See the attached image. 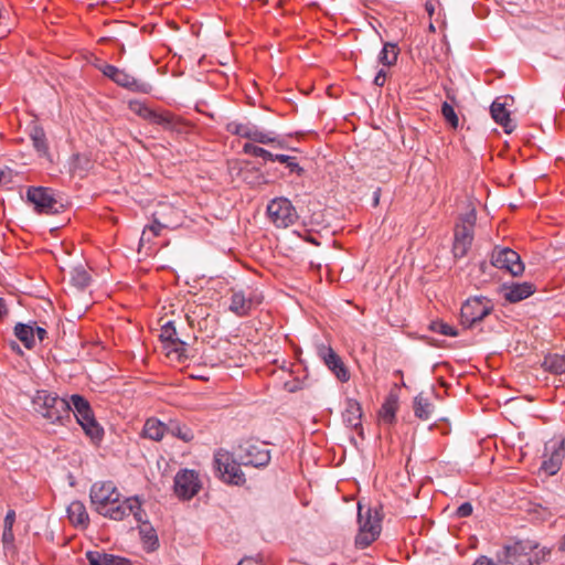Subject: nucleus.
Returning a JSON list of instances; mask_svg holds the SVG:
<instances>
[{
	"label": "nucleus",
	"instance_id": "f257e3e1",
	"mask_svg": "<svg viewBox=\"0 0 565 565\" xmlns=\"http://www.w3.org/2000/svg\"><path fill=\"white\" fill-rule=\"evenodd\" d=\"M548 554V548L526 540L504 545L497 551L495 559L499 565H541Z\"/></svg>",
	"mask_w": 565,
	"mask_h": 565
},
{
	"label": "nucleus",
	"instance_id": "f03ea898",
	"mask_svg": "<svg viewBox=\"0 0 565 565\" xmlns=\"http://www.w3.org/2000/svg\"><path fill=\"white\" fill-rule=\"evenodd\" d=\"M35 413L52 424L66 425L72 419V406L65 398L49 391H36L32 398Z\"/></svg>",
	"mask_w": 565,
	"mask_h": 565
},
{
	"label": "nucleus",
	"instance_id": "7ed1b4c3",
	"mask_svg": "<svg viewBox=\"0 0 565 565\" xmlns=\"http://www.w3.org/2000/svg\"><path fill=\"white\" fill-rule=\"evenodd\" d=\"M68 402L72 406V415L82 426L85 434L93 441H99L103 437L104 430L95 419L88 401L78 394H73Z\"/></svg>",
	"mask_w": 565,
	"mask_h": 565
},
{
	"label": "nucleus",
	"instance_id": "20e7f679",
	"mask_svg": "<svg viewBox=\"0 0 565 565\" xmlns=\"http://www.w3.org/2000/svg\"><path fill=\"white\" fill-rule=\"evenodd\" d=\"M359 532L355 536V545L359 548H365L370 546L381 533V518L376 510L367 509L365 512L362 511L361 504H359Z\"/></svg>",
	"mask_w": 565,
	"mask_h": 565
},
{
	"label": "nucleus",
	"instance_id": "39448f33",
	"mask_svg": "<svg viewBox=\"0 0 565 565\" xmlns=\"http://www.w3.org/2000/svg\"><path fill=\"white\" fill-rule=\"evenodd\" d=\"M476 214L472 211L462 215L456 224L452 243V253L456 258H462L468 254L473 241Z\"/></svg>",
	"mask_w": 565,
	"mask_h": 565
},
{
	"label": "nucleus",
	"instance_id": "423d86ee",
	"mask_svg": "<svg viewBox=\"0 0 565 565\" xmlns=\"http://www.w3.org/2000/svg\"><path fill=\"white\" fill-rule=\"evenodd\" d=\"M493 307L492 301L484 296L468 298L461 306V323L467 328H472L489 316L493 311Z\"/></svg>",
	"mask_w": 565,
	"mask_h": 565
},
{
	"label": "nucleus",
	"instance_id": "0eeeda50",
	"mask_svg": "<svg viewBox=\"0 0 565 565\" xmlns=\"http://www.w3.org/2000/svg\"><path fill=\"white\" fill-rule=\"evenodd\" d=\"M214 467L221 479L226 483L242 486L246 481L239 463H237L233 455L226 450L220 449L215 452Z\"/></svg>",
	"mask_w": 565,
	"mask_h": 565
},
{
	"label": "nucleus",
	"instance_id": "6e6552de",
	"mask_svg": "<svg viewBox=\"0 0 565 565\" xmlns=\"http://www.w3.org/2000/svg\"><path fill=\"white\" fill-rule=\"evenodd\" d=\"M267 217L276 227L287 228L298 218L297 211L286 198H275L267 204Z\"/></svg>",
	"mask_w": 565,
	"mask_h": 565
},
{
	"label": "nucleus",
	"instance_id": "1a4fd4ad",
	"mask_svg": "<svg viewBox=\"0 0 565 565\" xmlns=\"http://www.w3.org/2000/svg\"><path fill=\"white\" fill-rule=\"evenodd\" d=\"M26 200L42 214H58L64 209V204L54 198L52 189L49 188L30 186L26 190Z\"/></svg>",
	"mask_w": 565,
	"mask_h": 565
},
{
	"label": "nucleus",
	"instance_id": "9d476101",
	"mask_svg": "<svg viewBox=\"0 0 565 565\" xmlns=\"http://www.w3.org/2000/svg\"><path fill=\"white\" fill-rule=\"evenodd\" d=\"M490 263L493 267L514 277L521 276L524 271V264L520 255L509 247L495 246L490 254Z\"/></svg>",
	"mask_w": 565,
	"mask_h": 565
},
{
	"label": "nucleus",
	"instance_id": "9b49d317",
	"mask_svg": "<svg viewBox=\"0 0 565 565\" xmlns=\"http://www.w3.org/2000/svg\"><path fill=\"white\" fill-rule=\"evenodd\" d=\"M141 512L139 499L131 497L118 500L111 505L108 504V507H105L104 510H99L97 513L115 521H121L132 514L137 521H141Z\"/></svg>",
	"mask_w": 565,
	"mask_h": 565
},
{
	"label": "nucleus",
	"instance_id": "f8f14e48",
	"mask_svg": "<svg viewBox=\"0 0 565 565\" xmlns=\"http://www.w3.org/2000/svg\"><path fill=\"white\" fill-rule=\"evenodd\" d=\"M90 502L96 512L121 500L122 495L113 481L95 482L89 491Z\"/></svg>",
	"mask_w": 565,
	"mask_h": 565
},
{
	"label": "nucleus",
	"instance_id": "ddd939ff",
	"mask_svg": "<svg viewBox=\"0 0 565 565\" xmlns=\"http://www.w3.org/2000/svg\"><path fill=\"white\" fill-rule=\"evenodd\" d=\"M199 473L191 469H182L174 477V493L181 500H190L201 490Z\"/></svg>",
	"mask_w": 565,
	"mask_h": 565
},
{
	"label": "nucleus",
	"instance_id": "4468645a",
	"mask_svg": "<svg viewBox=\"0 0 565 565\" xmlns=\"http://www.w3.org/2000/svg\"><path fill=\"white\" fill-rule=\"evenodd\" d=\"M320 359L338 382L347 383L350 381L351 373L349 366L345 364L343 358L331 347L320 345Z\"/></svg>",
	"mask_w": 565,
	"mask_h": 565
},
{
	"label": "nucleus",
	"instance_id": "2eb2a0df",
	"mask_svg": "<svg viewBox=\"0 0 565 565\" xmlns=\"http://www.w3.org/2000/svg\"><path fill=\"white\" fill-rule=\"evenodd\" d=\"M239 459L245 466L265 467L270 461L269 450L264 445L245 441L239 445Z\"/></svg>",
	"mask_w": 565,
	"mask_h": 565
},
{
	"label": "nucleus",
	"instance_id": "dca6fc26",
	"mask_svg": "<svg viewBox=\"0 0 565 565\" xmlns=\"http://www.w3.org/2000/svg\"><path fill=\"white\" fill-rule=\"evenodd\" d=\"M260 303L255 295L249 292L248 295L243 290H233L230 303V310L238 317L248 316L252 309Z\"/></svg>",
	"mask_w": 565,
	"mask_h": 565
},
{
	"label": "nucleus",
	"instance_id": "f3484780",
	"mask_svg": "<svg viewBox=\"0 0 565 565\" xmlns=\"http://www.w3.org/2000/svg\"><path fill=\"white\" fill-rule=\"evenodd\" d=\"M545 451V459L543 460L541 468L547 475L554 476L562 467V462L565 457V447L559 443H553L546 445Z\"/></svg>",
	"mask_w": 565,
	"mask_h": 565
},
{
	"label": "nucleus",
	"instance_id": "a211bd4d",
	"mask_svg": "<svg viewBox=\"0 0 565 565\" xmlns=\"http://www.w3.org/2000/svg\"><path fill=\"white\" fill-rule=\"evenodd\" d=\"M502 295L510 303L520 302L535 292V286L532 282H511L502 285Z\"/></svg>",
	"mask_w": 565,
	"mask_h": 565
},
{
	"label": "nucleus",
	"instance_id": "6ab92c4d",
	"mask_svg": "<svg viewBox=\"0 0 565 565\" xmlns=\"http://www.w3.org/2000/svg\"><path fill=\"white\" fill-rule=\"evenodd\" d=\"M342 419L348 427L356 430L359 435L362 436V407L356 399H347Z\"/></svg>",
	"mask_w": 565,
	"mask_h": 565
},
{
	"label": "nucleus",
	"instance_id": "aec40b11",
	"mask_svg": "<svg viewBox=\"0 0 565 565\" xmlns=\"http://www.w3.org/2000/svg\"><path fill=\"white\" fill-rule=\"evenodd\" d=\"M501 99L502 98H497L491 104V117L504 129V132L511 134L515 129V124L511 119L510 111L507 108V103L502 102Z\"/></svg>",
	"mask_w": 565,
	"mask_h": 565
},
{
	"label": "nucleus",
	"instance_id": "412c9836",
	"mask_svg": "<svg viewBox=\"0 0 565 565\" xmlns=\"http://www.w3.org/2000/svg\"><path fill=\"white\" fill-rule=\"evenodd\" d=\"M86 558H87L89 565H131L132 564L131 561L126 557L108 554L103 551H88L86 553Z\"/></svg>",
	"mask_w": 565,
	"mask_h": 565
},
{
	"label": "nucleus",
	"instance_id": "4be33fe9",
	"mask_svg": "<svg viewBox=\"0 0 565 565\" xmlns=\"http://www.w3.org/2000/svg\"><path fill=\"white\" fill-rule=\"evenodd\" d=\"M67 518L75 527L86 529L89 525V515L83 502L75 500L67 507Z\"/></svg>",
	"mask_w": 565,
	"mask_h": 565
},
{
	"label": "nucleus",
	"instance_id": "5701e85b",
	"mask_svg": "<svg viewBox=\"0 0 565 565\" xmlns=\"http://www.w3.org/2000/svg\"><path fill=\"white\" fill-rule=\"evenodd\" d=\"M117 85L125 87L131 92L136 93H148L149 85L147 83L140 82L135 78L132 75L128 74L124 70H119L113 79Z\"/></svg>",
	"mask_w": 565,
	"mask_h": 565
},
{
	"label": "nucleus",
	"instance_id": "b1692460",
	"mask_svg": "<svg viewBox=\"0 0 565 565\" xmlns=\"http://www.w3.org/2000/svg\"><path fill=\"white\" fill-rule=\"evenodd\" d=\"M173 209L170 205L161 204L160 210L152 214V223L147 227L151 232V237H158L163 228H168L171 223L166 218L167 212H172Z\"/></svg>",
	"mask_w": 565,
	"mask_h": 565
},
{
	"label": "nucleus",
	"instance_id": "393cba45",
	"mask_svg": "<svg viewBox=\"0 0 565 565\" xmlns=\"http://www.w3.org/2000/svg\"><path fill=\"white\" fill-rule=\"evenodd\" d=\"M150 122L161 126L168 130L180 131L182 120L169 111L156 113L152 115Z\"/></svg>",
	"mask_w": 565,
	"mask_h": 565
},
{
	"label": "nucleus",
	"instance_id": "a878e982",
	"mask_svg": "<svg viewBox=\"0 0 565 565\" xmlns=\"http://www.w3.org/2000/svg\"><path fill=\"white\" fill-rule=\"evenodd\" d=\"M167 433V426L156 418H149L143 425L142 434L146 438L161 440Z\"/></svg>",
	"mask_w": 565,
	"mask_h": 565
},
{
	"label": "nucleus",
	"instance_id": "bb28decb",
	"mask_svg": "<svg viewBox=\"0 0 565 565\" xmlns=\"http://www.w3.org/2000/svg\"><path fill=\"white\" fill-rule=\"evenodd\" d=\"M14 335L24 344L26 349L35 347L34 328L25 323H17L14 327Z\"/></svg>",
	"mask_w": 565,
	"mask_h": 565
},
{
	"label": "nucleus",
	"instance_id": "cd10ccee",
	"mask_svg": "<svg viewBox=\"0 0 565 565\" xmlns=\"http://www.w3.org/2000/svg\"><path fill=\"white\" fill-rule=\"evenodd\" d=\"M413 409L416 417L427 420L434 411V405L428 398L418 395L414 398Z\"/></svg>",
	"mask_w": 565,
	"mask_h": 565
},
{
	"label": "nucleus",
	"instance_id": "c85d7f7f",
	"mask_svg": "<svg viewBox=\"0 0 565 565\" xmlns=\"http://www.w3.org/2000/svg\"><path fill=\"white\" fill-rule=\"evenodd\" d=\"M543 366L554 374H565V355L548 354L543 361Z\"/></svg>",
	"mask_w": 565,
	"mask_h": 565
},
{
	"label": "nucleus",
	"instance_id": "c756f323",
	"mask_svg": "<svg viewBox=\"0 0 565 565\" xmlns=\"http://www.w3.org/2000/svg\"><path fill=\"white\" fill-rule=\"evenodd\" d=\"M398 53L397 44L387 42L380 52L379 61L385 66H392L396 63Z\"/></svg>",
	"mask_w": 565,
	"mask_h": 565
},
{
	"label": "nucleus",
	"instance_id": "7c9ffc66",
	"mask_svg": "<svg viewBox=\"0 0 565 565\" xmlns=\"http://www.w3.org/2000/svg\"><path fill=\"white\" fill-rule=\"evenodd\" d=\"M92 167V161L86 154L75 153L70 162V170L72 173L82 174Z\"/></svg>",
	"mask_w": 565,
	"mask_h": 565
},
{
	"label": "nucleus",
	"instance_id": "2f4dec72",
	"mask_svg": "<svg viewBox=\"0 0 565 565\" xmlns=\"http://www.w3.org/2000/svg\"><path fill=\"white\" fill-rule=\"evenodd\" d=\"M31 140L33 147L40 154H46L49 151V146L46 142L45 132L41 127H34L31 131Z\"/></svg>",
	"mask_w": 565,
	"mask_h": 565
},
{
	"label": "nucleus",
	"instance_id": "473e14b6",
	"mask_svg": "<svg viewBox=\"0 0 565 565\" xmlns=\"http://www.w3.org/2000/svg\"><path fill=\"white\" fill-rule=\"evenodd\" d=\"M167 433L171 434L172 436L183 440V441H190L193 439V433L192 430L186 427L185 425H180L179 423H170L169 426H167Z\"/></svg>",
	"mask_w": 565,
	"mask_h": 565
},
{
	"label": "nucleus",
	"instance_id": "72a5a7b5",
	"mask_svg": "<svg viewBox=\"0 0 565 565\" xmlns=\"http://www.w3.org/2000/svg\"><path fill=\"white\" fill-rule=\"evenodd\" d=\"M71 279L74 286H76L79 289H84L90 282V275L83 266H78L72 270Z\"/></svg>",
	"mask_w": 565,
	"mask_h": 565
},
{
	"label": "nucleus",
	"instance_id": "f704fd0d",
	"mask_svg": "<svg viewBox=\"0 0 565 565\" xmlns=\"http://www.w3.org/2000/svg\"><path fill=\"white\" fill-rule=\"evenodd\" d=\"M397 411V401L393 397L387 398L381 407L380 416L385 423H393Z\"/></svg>",
	"mask_w": 565,
	"mask_h": 565
},
{
	"label": "nucleus",
	"instance_id": "c9c22d12",
	"mask_svg": "<svg viewBox=\"0 0 565 565\" xmlns=\"http://www.w3.org/2000/svg\"><path fill=\"white\" fill-rule=\"evenodd\" d=\"M186 347L185 342L178 339L172 345L166 344L164 349L168 350V355L175 354L179 362H184V360L188 359Z\"/></svg>",
	"mask_w": 565,
	"mask_h": 565
},
{
	"label": "nucleus",
	"instance_id": "e433bc0d",
	"mask_svg": "<svg viewBox=\"0 0 565 565\" xmlns=\"http://www.w3.org/2000/svg\"><path fill=\"white\" fill-rule=\"evenodd\" d=\"M252 127L253 126L241 124L237 121H231L226 125V131L232 135L248 139Z\"/></svg>",
	"mask_w": 565,
	"mask_h": 565
},
{
	"label": "nucleus",
	"instance_id": "4c0bfd02",
	"mask_svg": "<svg viewBox=\"0 0 565 565\" xmlns=\"http://www.w3.org/2000/svg\"><path fill=\"white\" fill-rule=\"evenodd\" d=\"M160 339L164 343V345L166 344L172 345L174 343V341L178 340L177 330H175L174 323L172 321L167 322L162 327L161 333H160Z\"/></svg>",
	"mask_w": 565,
	"mask_h": 565
},
{
	"label": "nucleus",
	"instance_id": "58836bf2",
	"mask_svg": "<svg viewBox=\"0 0 565 565\" xmlns=\"http://www.w3.org/2000/svg\"><path fill=\"white\" fill-rule=\"evenodd\" d=\"M243 151L244 153L246 154H250V156H254V157H260L263 158L264 160H268L270 161L271 158H273V153L269 152L268 150L262 148V147H258L254 143H245L244 147H243Z\"/></svg>",
	"mask_w": 565,
	"mask_h": 565
},
{
	"label": "nucleus",
	"instance_id": "ea45409f",
	"mask_svg": "<svg viewBox=\"0 0 565 565\" xmlns=\"http://www.w3.org/2000/svg\"><path fill=\"white\" fill-rule=\"evenodd\" d=\"M430 330H433L434 332H437L439 334H443V335H447V337H457L458 335V330L444 322V321H433L430 323Z\"/></svg>",
	"mask_w": 565,
	"mask_h": 565
},
{
	"label": "nucleus",
	"instance_id": "a19ab883",
	"mask_svg": "<svg viewBox=\"0 0 565 565\" xmlns=\"http://www.w3.org/2000/svg\"><path fill=\"white\" fill-rule=\"evenodd\" d=\"M441 114L446 121L454 128L458 127L459 119L458 116L454 109V107L448 104L447 102H444L441 105Z\"/></svg>",
	"mask_w": 565,
	"mask_h": 565
},
{
	"label": "nucleus",
	"instance_id": "79ce46f5",
	"mask_svg": "<svg viewBox=\"0 0 565 565\" xmlns=\"http://www.w3.org/2000/svg\"><path fill=\"white\" fill-rule=\"evenodd\" d=\"M248 139L254 142L264 143V145L271 143L275 141L274 137H271L267 132L258 130L255 126L252 127Z\"/></svg>",
	"mask_w": 565,
	"mask_h": 565
},
{
	"label": "nucleus",
	"instance_id": "37998d69",
	"mask_svg": "<svg viewBox=\"0 0 565 565\" xmlns=\"http://www.w3.org/2000/svg\"><path fill=\"white\" fill-rule=\"evenodd\" d=\"M130 109L134 110L138 116L141 118L150 121L152 118V115L154 114V110L148 108L145 105H141L139 103H130Z\"/></svg>",
	"mask_w": 565,
	"mask_h": 565
},
{
	"label": "nucleus",
	"instance_id": "c03bdc74",
	"mask_svg": "<svg viewBox=\"0 0 565 565\" xmlns=\"http://www.w3.org/2000/svg\"><path fill=\"white\" fill-rule=\"evenodd\" d=\"M270 161H278L280 163L286 164L290 169V171H295L296 169H298V163L296 161V158L287 156V154H274L273 153V158Z\"/></svg>",
	"mask_w": 565,
	"mask_h": 565
},
{
	"label": "nucleus",
	"instance_id": "a18cd8bd",
	"mask_svg": "<svg viewBox=\"0 0 565 565\" xmlns=\"http://www.w3.org/2000/svg\"><path fill=\"white\" fill-rule=\"evenodd\" d=\"M473 509L470 502H463L457 508L456 515L458 518H467L471 515Z\"/></svg>",
	"mask_w": 565,
	"mask_h": 565
},
{
	"label": "nucleus",
	"instance_id": "49530a36",
	"mask_svg": "<svg viewBox=\"0 0 565 565\" xmlns=\"http://www.w3.org/2000/svg\"><path fill=\"white\" fill-rule=\"evenodd\" d=\"M100 71L105 76L113 81L119 68L110 64H105L103 67H100Z\"/></svg>",
	"mask_w": 565,
	"mask_h": 565
},
{
	"label": "nucleus",
	"instance_id": "de8ad7c7",
	"mask_svg": "<svg viewBox=\"0 0 565 565\" xmlns=\"http://www.w3.org/2000/svg\"><path fill=\"white\" fill-rule=\"evenodd\" d=\"M146 543L149 544V550L152 551L158 546V537L152 530L146 534Z\"/></svg>",
	"mask_w": 565,
	"mask_h": 565
},
{
	"label": "nucleus",
	"instance_id": "09e8293b",
	"mask_svg": "<svg viewBox=\"0 0 565 565\" xmlns=\"http://www.w3.org/2000/svg\"><path fill=\"white\" fill-rule=\"evenodd\" d=\"M386 76H387L386 71H385V70H383V68H381V70L376 73V75H375V77H374L373 83H374L376 86L382 87V86H384V84H385V82H386Z\"/></svg>",
	"mask_w": 565,
	"mask_h": 565
},
{
	"label": "nucleus",
	"instance_id": "8fccbe9b",
	"mask_svg": "<svg viewBox=\"0 0 565 565\" xmlns=\"http://www.w3.org/2000/svg\"><path fill=\"white\" fill-rule=\"evenodd\" d=\"M15 522V512L13 510H9L4 518V529H12Z\"/></svg>",
	"mask_w": 565,
	"mask_h": 565
},
{
	"label": "nucleus",
	"instance_id": "3c124183",
	"mask_svg": "<svg viewBox=\"0 0 565 565\" xmlns=\"http://www.w3.org/2000/svg\"><path fill=\"white\" fill-rule=\"evenodd\" d=\"M154 237H151V232L146 226L142 231L141 237H140V246H143L146 244H149L152 242Z\"/></svg>",
	"mask_w": 565,
	"mask_h": 565
},
{
	"label": "nucleus",
	"instance_id": "603ef678",
	"mask_svg": "<svg viewBox=\"0 0 565 565\" xmlns=\"http://www.w3.org/2000/svg\"><path fill=\"white\" fill-rule=\"evenodd\" d=\"M13 540H14V535H13L12 529H4L3 527L2 542L4 544H10V543L13 542Z\"/></svg>",
	"mask_w": 565,
	"mask_h": 565
},
{
	"label": "nucleus",
	"instance_id": "864d4df0",
	"mask_svg": "<svg viewBox=\"0 0 565 565\" xmlns=\"http://www.w3.org/2000/svg\"><path fill=\"white\" fill-rule=\"evenodd\" d=\"M47 335V332L42 327L34 328V339L38 338L40 342H42Z\"/></svg>",
	"mask_w": 565,
	"mask_h": 565
},
{
	"label": "nucleus",
	"instance_id": "5fc2aeb1",
	"mask_svg": "<svg viewBox=\"0 0 565 565\" xmlns=\"http://www.w3.org/2000/svg\"><path fill=\"white\" fill-rule=\"evenodd\" d=\"M9 313L7 302L3 298H0V319H4Z\"/></svg>",
	"mask_w": 565,
	"mask_h": 565
},
{
	"label": "nucleus",
	"instance_id": "6e6d98bb",
	"mask_svg": "<svg viewBox=\"0 0 565 565\" xmlns=\"http://www.w3.org/2000/svg\"><path fill=\"white\" fill-rule=\"evenodd\" d=\"M473 565H495V564L491 558H488L487 556H480L476 559Z\"/></svg>",
	"mask_w": 565,
	"mask_h": 565
},
{
	"label": "nucleus",
	"instance_id": "4d7b16f0",
	"mask_svg": "<svg viewBox=\"0 0 565 565\" xmlns=\"http://www.w3.org/2000/svg\"><path fill=\"white\" fill-rule=\"evenodd\" d=\"M237 565H260V563L253 557H247L242 559Z\"/></svg>",
	"mask_w": 565,
	"mask_h": 565
},
{
	"label": "nucleus",
	"instance_id": "13d9d810",
	"mask_svg": "<svg viewBox=\"0 0 565 565\" xmlns=\"http://www.w3.org/2000/svg\"><path fill=\"white\" fill-rule=\"evenodd\" d=\"M425 9H426L427 13H428L430 17L434 14V10H435V9H434V4H433L431 2L427 1V2L425 3Z\"/></svg>",
	"mask_w": 565,
	"mask_h": 565
},
{
	"label": "nucleus",
	"instance_id": "bf43d9fd",
	"mask_svg": "<svg viewBox=\"0 0 565 565\" xmlns=\"http://www.w3.org/2000/svg\"><path fill=\"white\" fill-rule=\"evenodd\" d=\"M308 241H310L312 244L318 245V242L313 237H308Z\"/></svg>",
	"mask_w": 565,
	"mask_h": 565
},
{
	"label": "nucleus",
	"instance_id": "052dcab7",
	"mask_svg": "<svg viewBox=\"0 0 565 565\" xmlns=\"http://www.w3.org/2000/svg\"><path fill=\"white\" fill-rule=\"evenodd\" d=\"M374 194H375V196H374L375 203H377L379 202V193L375 192Z\"/></svg>",
	"mask_w": 565,
	"mask_h": 565
},
{
	"label": "nucleus",
	"instance_id": "680f3d73",
	"mask_svg": "<svg viewBox=\"0 0 565 565\" xmlns=\"http://www.w3.org/2000/svg\"><path fill=\"white\" fill-rule=\"evenodd\" d=\"M559 444L565 447V437L559 441Z\"/></svg>",
	"mask_w": 565,
	"mask_h": 565
},
{
	"label": "nucleus",
	"instance_id": "e2e57ef3",
	"mask_svg": "<svg viewBox=\"0 0 565 565\" xmlns=\"http://www.w3.org/2000/svg\"><path fill=\"white\" fill-rule=\"evenodd\" d=\"M11 347H12V349L19 348V347L17 345V343H14V342H12Z\"/></svg>",
	"mask_w": 565,
	"mask_h": 565
}]
</instances>
